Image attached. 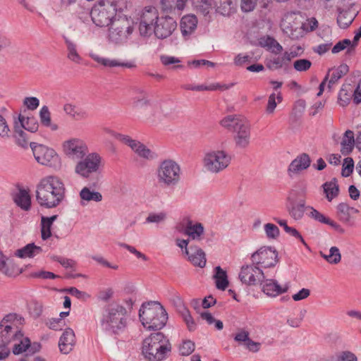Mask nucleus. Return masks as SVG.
Listing matches in <instances>:
<instances>
[{"label": "nucleus", "instance_id": "obj_1", "mask_svg": "<svg viewBox=\"0 0 361 361\" xmlns=\"http://www.w3.org/2000/svg\"><path fill=\"white\" fill-rule=\"evenodd\" d=\"M177 28L176 21L169 16H159L155 7L147 6L141 12L138 19V31L144 37L152 34L158 39L170 37Z\"/></svg>", "mask_w": 361, "mask_h": 361}, {"label": "nucleus", "instance_id": "obj_2", "mask_svg": "<svg viewBox=\"0 0 361 361\" xmlns=\"http://www.w3.org/2000/svg\"><path fill=\"white\" fill-rule=\"evenodd\" d=\"M130 104L137 118L147 125L156 126L169 115L161 103L152 102L147 92L140 87L133 89Z\"/></svg>", "mask_w": 361, "mask_h": 361}, {"label": "nucleus", "instance_id": "obj_3", "mask_svg": "<svg viewBox=\"0 0 361 361\" xmlns=\"http://www.w3.org/2000/svg\"><path fill=\"white\" fill-rule=\"evenodd\" d=\"M66 188L56 176H47L37 185L36 198L40 206L51 209L56 207L65 197Z\"/></svg>", "mask_w": 361, "mask_h": 361}, {"label": "nucleus", "instance_id": "obj_4", "mask_svg": "<svg viewBox=\"0 0 361 361\" xmlns=\"http://www.w3.org/2000/svg\"><path fill=\"white\" fill-rule=\"evenodd\" d=\"M104 331L111 334L123 333L128 325L127 308L119 304H111L104 310L100 321Z\"/></svg>", "mask_w": 361, "mask_h": 361}, {"label": "nucleus", "instance_id": "obj_5", "mask_svg": "<svg viewBox=\"0 0 361 361\" xmlns=\"http://www.w3.org/2000/svg\"><path fill=\"white\" fill-rule=\"evenodd\" d=\"M139 317L146 329L156 331L161 329L166 325L168 314L161 303L149 301L141 305Z\"/></svg>", "mask_w": 361, "mask_h": 361}, {"label": "nucleus", "instance_id": "obj_6", "mask_svg": "<svg viewBox=\"0 0 361 361\" xmlns=\"http://www.w3.org/2000/svg\"><path fill=\"white\" fill-rule=\"evenodd\" d=\"M171 350V345L162 333L152 334L143 341L142 354L149 361H161Z\"/></svg>", "mask_w": 361, "mask_h": 361}, {"label": "nucleus", "instance_id": "obj_7", "mask_svg": "<svg viewBox=\"0 0 361 361\" xmlns=\"http://www.w3.org/2000/svg\"><path fill=\"white\" fill-rule=\"evenodd\" d=\"M232 161L231 154L221 149H209L204 152L202 166L205 172L218 174L226 170Z\"/></svg>", "mask_w": 361, "mask_h": 361}, {"label": "nucleus", "instance_id": "obj_8", "mask_svg": "<svg viewBox=\"0 0 361 361\" xmlns=\"http://www.w3.org/2000/svg\"><path fill=\"white\" fill-rule=\"evenodd\" d=\"M181 169L178 162L172 159L161 161L156 170L158 183L166 188L174 187L181 178Z\"/></svg>", "mask_w": 361, "mask_h": 361}, {"label": "nucleus", "instance_id": "obj_9", "mask_svg": "<svg viewBox=\"0 0 361 361\" xmlns=\"http://www.w3.org/2000/svg\"><path fill=\"white\" fill-rule=\"evenodd\" d=\"M104 167L102 157L96 152H87L75 165L74 172L82 178H90L92 175L101 172Z\"/></svg>", "mask_w": 361, "mask_h": 361}, {"label": "nucleus", "instance_id": "obj_10", "mask_svg": "<svg viewBox=\"0 0 361 361\" xmlns=\"http://www.w3.org/2000/svg\"><path fill=\"white\" fill-rule=\"evenodd\" d=\"M90 16L97 26L104 27L112 22L116 14L110 1L99 0L92 8Z\"/></svg>", "mask_w": 361, "mask_h": 361}, {"label": "nucleus", "instance_id": "obj_11", "mask_svg": "<svg viewBox=\"0 0 361 361\" xmlns=\"http://www.w3.org/2000/svg\"><path fill=\"white\" fill-rule=\"evenodd\" d=\"M22 332L18 329L17 316L9 314L4 317L0 322V337L5 344L13 343L20 338Z\"/></svg>", "mask_w": 361, "mask_h": 361}, {"label": "nucleus", "instance_id": "obj_12", "mask_svg": "<svg viewBox=\"0 0 361 361\" xmlns=\"http://www.w3.org/2000/svg\"><path fill=\"white\" fill-rule=\"evenodd\" d=\"M30 146L35 160L39 164L53 167L60 163V157L54 149L35 142H30Z\"/></svg>", "mask_w": 361, "mask_h": 361}, {"label": "nucleus", "instance_id": "obj_13", "mask_svg": "<svg viewBox=\"0 0 361 361\" xmlns=\"http://www.w3.org/2000/svg\"><path fill=\"white\" fill-rule=\"evenodd\" d=\"M251 259L261 269L274 267L279 262L278 252L274 247L264 246L252 254Z\"/></svg>", "mask_w": 361, "mask_h": 361}, {"label": "nucleus", "instance_id": "obj_14", "mask_svg": "<svg viewBox=\"0 0 361 361\" xmlns=\"http://www.w3.org/2000/svg\"><path fill=\"white\" fill-rule=\"evenodd\" d=\"M63 153L72 159L79 160L89 152L87 143L82 139L73 137L62 144Z\"/></svg>", "mask_w": 361, "mask_h": 361}, {"label": "nucleus", "instance_id": "obj_15", "mask_svg": "<svg viewBox=\"0 0 361 361\" xmlns=\"http://www.w3.org/2000/svg\"><path fill=\"white\" fill-rule=\"evenodd\" d=\"M239 279L247 286H255L266 277L264 272L256 264L243 265L239 273Z\"/></svg>", "mask_w": 361, "mask_h": 361}, {"label": "nucleus", "instance_id": "obj_16", "mask_svg": "<svg viewBox=\"0 0 361 361\" xmlns=\"http://www.w3.org/2000/svg\"><path fill=\"white\" fill-rule=\"evenodd\" d=\"M133 31V28L128 25L126 21L117 22L109 29V40L115 44H123L128 40Z\"/></svg>", "mask_w": 361, "mask_h": 361}, {"label": "nucleus", "instance_id": "obj_17", "mask_svg": "<svg viewBox=\"0 0 361 361\" xmlns=\"http://www.w3.org/2000/svg\"><path fill=\"white\" fill-rule=\"evenodd\" d=\"M262 286V290L267 295L275 298L279 295L288 292L290 288L289 283L279 284V282L274 279L265 278L260 282Z\"/></svg>", "mask_w": 361, "mask_h": 361}, {"label": "nucleus", "instance_id": "obj_18", "mask_svg": "<svg viewBox=\"0 0 361 361\" xmlns=\"http://www.w3.org/2000/svg\"><path fill=\"white\" fill-rule=\"evenodd\" d=\"M89 56L92 60L104 68H113L121 67L133 68L136 67L134 61H123L118 59L103 57L94 53H90Z\"/></svg>", "mask_w": 361, "mask_h": 361}, {"label": "nucleus", "instance_id": "obj_19", "mask_svg": "<svg viewBox=\"0 0 361 361\" xmlns=\"http://www.w3.org/2000/svg\"><path fill=\"white\" fill-rule=\"evenodd\" d=\"M251 126L248 121L241 125L234 132V141L237 147L247 148L250 143Z\"/></svg>", "mask_w": 361, "mask_h": 361}, {"label": "nucleus", "instance_id": "obj_20", "mask_svg": "<svg viewBox=\"0 0 361 361\" xmlns=\"http://www.w3.org/2000/svg\"><path fill=\"white\" fill-rule=\"evenodd\" d=\"M358 213L357 209L350 207L345 202L339 203L336 206V216L338 220L350 226H354L353 215Z\"/></svg>", "mask_w": 361, "mask_h": 361}, {"label": "nucleus", "instance_id": "obj_21", "mask_svg": "<svg viewBox=\"0 0 361 361\" xmlns=\"http://www.w3.org/2000/svg\"><path fill=\"white\" fill-rule=\"evenodd\" d=\"M75 345V336L73 330L67 328L63 332L59 341V348L62 354L68 355L73 350Z\"/></svg>", "mask_w": 361, "mask_h": 361}, {"label": "nucleus", "instance_id": "obj_22", "mask_svg": "<svg viewBox=\"0 0 361 361\" xmlns=\"http://www.w3.org/2000/svg\"><path fill=\"white\" fill-rule=\"evenodd\" d=\"M183 233L190 240L199 242L204 238V227L201 223L188 220L184 227Z\"/></svg>", "mask_w": 361, "mask_h": 361}, {"label": "nucleus", "instance_id": "obj_23", "mask_svg": "<svg viewBox=\"0 0 361 361\" xmlns=\"http://www.w3.org/2000/svg\"><path fill=\"white\" fill-rule=\"evenodd\" d=\"M311 164L308 154L302 153L294 159L288 166V172L289 176L295 175L300 171L307 169Z\"/></svg>", "mask_w": 361, "mask_h": 361}, {"label": "nucleus", "instance_id": "obj_24", "mask_svg": "<svg viewBox=\"0 0 361 361\" xmlns=\"http://www.w3.org/2000/svg\"><path fill=\"white\" fill-rule=\"evenodd\" d=\"M197 26V19L194 15H186L181 18L180 27L183 37L188 39L194 33Z\"/></svg>", "mask_w": 361, "mask_h": 361}, {"label": "nucleus", "instance_id": "obj_25", "mask_svg": "<svg viewBox=\"0 0 361 361\" xmlns=\"http://www.w3.org/2000/svg\"><path fill=\"white\" fill-rule=\"evenodd\" d=\"M188 261L195 267L203 268L206 265V255L202 249L197 246H190V250L185 255Z\"/></svg>", "mask_w": 361, "mask_h": 361}, {"label": "nucleus", "instance_id": "obj_26", "mask_svg": "<svg viewBox=\"0 0 361 361\" xmlns=\"http://www.w3.org/2000/svg\"><path fill=\"white\" fill-rule=\"evenodd\" d=\"M247 120L240 115H228L223 118L220 121V125L233 133L241 125L245 123Z\"/></svg>", "mask_w": 361, "mask_h": 361}, {"label": "nucleus", "instance_id": "obj_27", "mask_svg": "<svg viewBox=\"0 0 361 361\" xmlns=\"http://www.w3.org/2000/svg\"><path fill=\"white\" fill-rule=\"evenodd\" d=\"M43 252L40 246L36 245L35 243H28L22 248L16 250L14 255L19 258H33Z\"/></svg>", "mask_w": 361, "mask_h": 361}, {"label": "nucleus", "instance_id": "obj_28", "mask_svg": "<svg viewBox=\"0 0 361 361\" xmlns=\"http://www.w3.org/2000/svg\"><path fill=\"white\" fill-rule=\"evenodd\" d=\"M178 304L177 305V310L178 313L180 314L182 319L185 322L188 329L190 331H193L196 329L197 325L193 318L192 317L189 310L183 303L180 298H178Z\"/></svg>", "mask_w": 361, "mask_h": 361}, {"label": "nucleus", "instance_id": "obj_29", "mask_svg": "<svg viewBox=\"0 0 361 361\" xmlns=\"http://www.w3.org/2000/svg\"><path fill=\"white\" fill-rule=\"evenodd\" d=\"M355 147V138L354 133L350 130H347L342 137L341 142V152L343 155L349 154Z\"/></svg>", "mask_w": 361, "mask_h": 361}, {"label": "nucleus", "instance_id": "obj_30", "mask_svg": "<svg viewBox=\"0 0 361 361\" xmlns=\"http://www.w3.org/2000/svg\"><path fill=\"white\" fill-rule=\"evenodd\" d=\"M259 44L274 54L283 51V47L274 37L269 35L261 37L259 39Z\"/></svg>", "mask_w": 361, "mask_h": 361}, {"label": "nucleus", "instance_id": "obj_31", "mask_svg": "<svg viewBox=\"0 0 361 361\" xmlns=\"http://www.w3.org/2000/svg\"><path fill=\"white\" fill-rule=\"evenodd\" d=\"M80 198L81 200L80 204L84 206L87 202L94 201L96 202H101L102 200V195L97 191L91 190L88 187H84L79 193Z\"/></svg>", "mask_w": 361, "mask_h": 361}, {"label": "nucleus", "instance_id": "obj_32", "mask_svg": "<svg viewBox=\"0 0 361 361\" xmlns=\"http://www.w3.org/2000/svg\"><path fill=\"white\" fill-rule=\"evenodd\" d=\"M216 11L222 16H229L236 9V0H215Z\"/></svg>", "mask_w": 361, "mask_h": 361}, {"label": "nucleus", "instance_id": "obj_33", "mask_svg": "<svg viewBox=\"0 0 361 361\" xmlns=\"http://www.w3.org/2000/svg\"><path fill=\"white\" fill-rule=\"evenodd\" d=\"M134 147L133 151L142 159L152 161L158 158V154L156 152L150 149L140 141L137 142Z\"/></svg>", "mask_w": 361, "mask_h": 361}, {"label": "nucleus", "instance_id": "obj_34", "mask_svg": "<svg viewBox=\"0 0 361 361\" xmlns=\"http://www.w3.org/2000/svg\"><path fill=\"white\" fill-rule=\"evenodd\" d=\"M63 111L69 117L75 121L83 120L87 118V114L71 103H66L63 107Z\"/></svg>", "mask_w": 361, "mask_h": 361}, {"label": "nucleus", "instance_id": "obj_35", "mask_svg": "<svg viewBox=\"0 0 361 361\" xmlns=\"http://www.w3.org/2000/svg\"><path fill=\"white\" fill-rule=\"evenodd\" d=\"M63 39L67 48V58L75 63H80L82 57L78 51L77 44L67 37H63Z\"/></svg>", "mask_w": 361, "mask_h": 361}, {"label": "nucleus", "instance_id": "obj_36", "mask_svg": "<svg viewBox=\"0 0 361 361\" xmlns=\"http://www.w3.org/2000/svg\"><path fill=\"white\" fill-rule=\"evenodd\" d=\"M39 117L43 126L49 128L52 131L59 130V125L51 122V113L47 106H42L39 112Z\"/></svg>", "mask_w": 361, "mask_h": 361}, {"label": "nucleus", "instance_id": "obj_37", "mask_svg": "<svg viewBox=\"0 0 361 361\" xmlns=\"http://www.w3.org/2000/svg\"><path fill=\"white\" fill-rule=\"evenodd\" d=\"M324 193L329 202H331L339 193V188L336 178L324 183L322 185Z\"/></svg>", "mask_w": 361, "mask_h": 361}, {"label": "nucleus", "instance_id": "obj_38", "mask_svg": "<svg viewBox=\"0 0 361 361\" xmlns=\"http://www.w3.org/2000/svg\"><path fill=\"white\" fill-rule=\"evenodd\" d=\"M214 279L218 289L224 290L228 287V280L226 271L222 269L221 267L218 266L215 267Z\"/></svg>", "mask_w": 361, "mask_h": 361}, {"label": "nucleus", "instance_id": "obj_39", "mask_svg": "<svg viewBox=\"0 0 361 361\" xmlns=\"http://www.w3.org/2000/svg\"><path fill=\"white\" fill-rule=\"evenodd\" d=\"M16 204L25 211H28L31 206V198L29 192L25 190H20L14 197Z\"/></svg>", "mask_w": 361, "mask_h": 361}, {"label": "nucleus", "instance_id": "obj_40", "mask_svg": "<svg viewBox=\"0 0 361 361\" xmlns=\"http://www.w3.org/2000/svg\"><path fill=\"white\" fill-rule=\"evenodd\" d=\"M13 343H14L12 352L14 355H20L25 352L30 346V339L24 336L23 334H21L20 338L15 340Z\"/></svg>", "mask_w": 361, "mask_h": 361}, {"label": "nucleus", "instance_id": "obj_41", "mask_svg": "<svg viewBox=\"0 0 361 361\" xmlns=\"http://www.w3.org/2000/svg\"><path fill=\"white\" fill-rule=\"evenodd\" d=\"M354 14L350 11H339L337 23L342 29L347 28L353 21Z\"/></svg>", "mask_w": 361, "mask_h": 361}, {"label": "nucleus", "instance_id": "obj_42", "mask_svg": "<svg viewBox=\"0 0 361 361\" xmlns=\"http://www.w3.org/2000/svg\"><path fill=\"white\" fill-rule=\"evenodd\" d=\"M320 255L329 264H337L341 260V255L340 250L336 246L331 247L329 249L328 254L320 252Z\"/></svg>", "mask_w": 361, "mask_h": 361}, {"label": "nucleus", "instance_id": "obj_43", "mask_svg": "<svg viewBox=\"0 0 361 361\" xmlns=\"http://www.w3.org/2000/svg\"><path fill=\"white\" fill-rule=\"evenodd\" d=\"M0 271L8 276H12L15 274V270L12 267V262L0 250Z\"/></svg>", "mask_w": 361, "mask_h": 361}, {"label": "nucleus", "instance_id": "obj_44", "mask_svg": "<svg viewBox=\"0 0 361 361\" xmlns=\"http://www.w3.org/2000/svg\"><path fill=\"white\" fill-rule=\"evenodd\" d=\"M18 119L21 127L25 130L31 133H35L37 131L39 124L34 118H25V116L20 115Z\"/></svg>", "mask_w": 361, "mask_h": 361}, {"label": "nucleus", "instance_id": "obj_45", "mask_svg": "<svg viewBox=\"0 0 361 361\" xmlns=\"http://www.w3.org/2000/svg\"><path fill=\"white\" fill-rule=\"evenodd\" d=\"M197 11L204 16H207L215 8V1L213 0H201L197 2H194Z\"/></svg>", "mask_w": 361, "mask_h": 361}, {"label": "nucleus", "instance_id": "obj_46", "mask_svg": "<svg viewBox=\"0 0 361 361\" xmlns=\"http://www.w3.org/2000/svg\"><path fill=\"white\" fill-rule=\"evenodd\" d=\"M195 349V344L191 340H183L178 345L179 354L182 356H188Z\"/></svg>", "mask_w": 361, "mask_h": 361}, {"label": "nucleus", "instance_id": "obj_47", "mask_svg": "<svg viewBox=\"0 0 361 361\" xmlns=\"http://www.w3.org/2000/svg\"><path fill=\"white\" fill-rule=\"evenodd\" d=\"M282 95L279 92L277 94L272 93L269 95L268 99V103L266 108V111L268 114H273L278 103H281L282 102Z\"/></svg>", "mask_w": 361, "mask_h": 361}, {"label": "nucleus", "instance_id": "obj_48", "mask_svg": "<svg viewBox=\"0 0 361 361\" xmlns=\"http://www.w3.org/2000/svg\"><path fill=\"white\" fill-rule=\"evenodd\" d=\"M13 136L16 140V142L18 146L23 148H27L28 145V138L24 130L16 127Z\"/></svg>", "mask_w": 361, "mask_h": 361}, {"label": "nucleus", "instance_id": "obj_49", "mask_svg": "<svg viewBox=\"0 0 361 361\" xmlns=\"http://www.w3.org/2000/svg\"><path fill=\"white\" fill-rule=\"evenodd\" d=\"M307 210L309 211V212L307 213V215L310 218H311L318 222H320L322 224H327L329 223L330 219L325 216L323 214L320 213L319 211L315 209L314 207L307 206Z\"/></svg>", "mask_w": 361, "mask_h": 361}, {"label": "nucleus", "instance_id": "obj_50", "mask_svg": "<svg viewBox=\"0 0 361 361\" xmlns=\"http://www.w3.org/2000/svg\"><path fill=\"white\" fill-rule=\"evenodd\" d=\"M307 207L304 202H301L291 207L289 214L295 220L301 219L304 215Z\"/></svg>", "mask_w": 361, "mask_h": 361}, {"label": "nucleus", "instance_id": "obj_51", "mask_svg": "<svg viewBox=\"0 0 361 361\" xmlns=\"http://www.w3.org/2000/svg\"><path fill=\"white\" fill-rule=\"evenodd\" d=\"M266 65L270 70H278L286 66L287 63L283 56H279L267 61Z\"/></svg>", "mask_w": 361, "mask_h": 361}, {"label": "nucleus", "instance_id": "obj_52", "mask_svg": "<svg viewBox=\"0 0 361 361\" xmlns=\"http://www.w3.org/2000/svg\"><path fill=\"white\" fill-rule=\"evenodd\" d=\"M166 219V213L164 212L149 213L145 219L146 224H161Z\"/></svg>", "mask_w": 361, "mask_h": 361}, {"label": "nucleus", "instance_id": "obj_53", "mask_svg": "<svg viewBox=\"0 0 361 361\" xmlns=\"http://www.w3.org/2000/svg\"><path fill=\"white\" fill-rule=\"evenodd\" d=\"M352 42L348 39H345L343 40L339 41L336 43L334 47L332 48V53L337 54L340 51L344 50L345 48L348 47V51H350V50L353 49L354 47H352Z\"/></svg>", "mask_w": 361, "mask_h": 361}, {"label": "nucleus", "instance_id": "obj_54", "mask_svg": "<svg viewBox=\"0 0 361 361\" xmlns=\"http://www.w3.org/2000/svg\"><path fill=\"white\" fill-rule=\"evenodd\" d=\"M264 232L269 239H276L279 235V229L274 224L268 223L264 226Z\"/></svg>", "mask_w": 361, "mask_h": 361}, {"label": "nucleus", "instance_id": "obj_55", "mask_svg": "<svg viewBox=\"0 0 361 361\" xmlns=\"http://www.w3.org/2000/svg\"><path fill=\"white\" fill-rule=\"evenodd\" d=\"M312 62L306 59H300L294 61L293 68L298 72L306 71L310 69Z\"/></svg>", "mask_w": 361, "mask_h": 361}, {"label": "nucleus", "instance_id": "obj_56", "mask_svg": "<svg viewBox=\"0 0 361 361\" xmlns=\"http://www.w3.org/2000/svg\"><path fill=\"white\" fill-rule=\"evenodd\" d=\"M252 56L247 54H238L233 59V63L238 67H243L251 62Z\"/></svg>", "mask_w": 361, "mask_h": 361}, {"label": "nucleus", "instance_id": "obj_57", "mask_svg": "<svg viewBox=\"0 0 361 361\" xmlns=\"http://www.w3.org/2000/svg\"><path fill=\"white\" fill-rule=\"evenodd\" d=\"M354 161L350 157L344 159L343 164L342 175L343 176L348 177L353 171Z\"/></svg>", "mask_w": 361, "mask_h": 361}, {"label": "nucleus", "instance_id": "obj_58", "mask_svg": "<svg viewBox=\"0 0 361 361\" xmlns=\"http://www.w3.org/2000/svg\"><path fill=\"white\" fill-rule=\"evenodd\" d=\"M117 136H118L117 140H118L121 143L128 146L132 150L133 148H135L134 147L138 142V140L132 138L130 136H129L128 135L119 133V135Z\"/></svg>", "mask_w": 361, "mask_h": 361}, {"label": "nucleus", "instance_id": "obj_59", "mask_svg": "<svg viewBox=\"0 0 361 361\" xmlns=\"http://www.w3.org/2000/svg\"><path fill=\"white\" fill-rule=\"evenodd\" d=\"M161 8L164 11L170 13L180 14L175 8V2L173 0H161Z\"/></svg>", "mask_w": 361, "mask_h": 361}, {"label": "nucleus", "instance_id": "obj_60", "mask_svg": "<svg viewBox=\"0 0 361 361\" xmlns=\"http://www.w3.org/2000/svg\"><path fill=\"white\" fill-rule=\"evenodd\" d=\"M334 361H357V357L350 351H343L338 354Z\"/></svg>", "mask_w": 361, "mask_h": 361}, {"label": "nucleus", "instance_id": "obj_61", "mask_svg": "<svg viewBox=\"0 0 361 361\" xmlns=\"http://www.w3.org/2000/svg\"><path fill=\"white\" fill-rule=\"evenodd\" d=\"M23 104L27 109L34 111L39 106V100L35 97H27L23 100Z\"/></svg>", "mask_w": 361, "mask_h": 361}, {"label": "nucleus", "instance_id": "obj_62", "mask_svg": "<svg viewBox=\"0 0 361 361\" xmlns=\"http://www.w3.org/2000/svg\"><path fill=\"white\" fill-rule=\"evenodd\" d=\"M51 224L41 219V235L42 238L45 240L49 238L51 235Z\"/></svg>", "mask_w": 361, "mask_h": 361}, {"label": "nucleus", "instance_id": "obj_63", "mask_svg": "<svg viewBox=\"0 0 361 361\" xmlns=\"http://www.w3.org/2000/svg\"><path fill=\"white\" fill-rule=\"evenodd\" d=\"M318 27V21L314 18H307L302 24L301 27L306 32L314 30Z\"/></svg>", "mask_w": 361, "mask_h": 361}, {"label": "nucleus", "instance_id": "obj_64", "mask_svg": "<svg viewBox=\"0 0 361 361\" xmlns=\"http://www.w3.org/2000/svg\"><path fill=\"white\" fill-rule=\"evenodd\" d=\"M351 94L346 90L341 89L338 93V103L342 106H346L350 102Z\"/></svg>", "mask_w": 361, "mask_h": 361}]
</instances>
